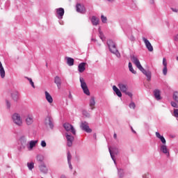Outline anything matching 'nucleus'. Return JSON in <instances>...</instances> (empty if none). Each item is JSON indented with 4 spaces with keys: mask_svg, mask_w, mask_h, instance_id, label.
<instances>
[{
    "mask_svg": "<svg viewBox=\"0 0 178 178\" xmlns=\"http://www.w3.org/2000/svg\"><path fill=\"white\" fill-rule=\"evenodd\" d=\"M44 156L42 154H38L36 156V160L38 162H40L42 163H44Z\"/></svg>",
    "mask_w": 178,
    "mask_h": 178,
    "instance_id": "obj_30",
    "label": "nucleus"
},
{
    "mask_svg": "<svg viewBox=\"0 0 178 178\" xmlns=\"http://www.w3.org/2000/svg\"><path fill=\"white\" fill-rule=\"evenodd\" d=\"M54 83H55V84H56L58 90H60V86H62V79H60V77L56 76L54 78Z\"/></svg>",
    "mask_w": 178,
    "mask_h": 178,
    "instance_id": "obj_19",
    "label": "nucleus"
},
{
    "mask_svg": "<svg viewBox=\"0 0 178 178\" xmlns=\"http://www.w3.org/2000/svg\"><path fill=\"white\" fill-rule=\"evenodd\" d=\"M99 38H101L102 41H104L105 36L104 35V33H102V31H101L100 29H99Z\"/></svg>",
    "mask_w": 178,
    "mask_h": 178,
    "instance_id": "obj_35",
    "label": "nucleus"
},
{
    "mask_svg": "<svg viewBox=\"0 0 178 178\" xmlns=\"http://www.w3.org/2000/svg\"><path fill=\"white\" fill-rule=\"evenodd\" d=\"M65 137L67 139V147H72V145H73V141H74V137L72 136L67 133L65 134Z\"/></svg>",
    "mask_w": 178,
    "mask_h": 178,
    "instance_id": "obj_11",
    "label": "nucleus"
},
{
    "mask_svg": "<svg viewBox=\"0 0 178 178\" xmlns=\"http://www.w3.org/2000/svg\"><path fill=\"white\" fill-rule=\"evenodd\" d=\"M60 178H67V177H66L65 175H61Z\"/></svg>",
    "mask_w": 178,
    "mask_h": 178,
    "instance_id": "obj_50",
    "label": "nucleus"
},
{
    "mask_svg": "<svg viewBox=\"0 0 178 178\" xmlns=\"http://www.w3.org/2000/svg\"><path fill=\"white\" fill-rule=\"evenodd\" d=\"M25 123L26 126H31L34 123V115L33 114H27L25 117Z\"/></svg>",
    "mask_w": 178,
    "mask_h": 178,
    "instance_id": "obj_5",
    "label": "nucleus"
},
{
    "mask_svg": "<svg viewBox=\"0 0 178 178\" xmlns=\"http://www.w3.org/2000/svg\"><path fill=\"white\" fill-rule=\"evenodd\" d=\"M67 162H72V154H70V152H67Z\"/></svg>",
    "mask_w": 178,
    "mask_h": 178,
    "instance_id": "obj_37",
    "label": "nucleus"
},
{
    "mask_svg": "<svg viewBox=\"0 0 178 178\" xmlns=\"http://www.w3.org/2000/svg\"><path fill=\"white\" fill-rule=\"evenodd\" d=\"M63 127L66 130V131H71V133H72L74 136H76V129H74L73 125L66 122L63 124Z\"/></svg>",
    "mask_w": 178,
    "mask_h": 178,
    "instance_id": "obj_6",
    "label": "nucleus"
},
{
    "mask_svg": "<svg viewBox=\"0 0 178 178\" xmlns=\"http://www.w3.org/2000/svg\"><path fill=\"white\" fill-rule=\"evenodd\" d=\"M171 106L173 108H178V104L176 102H171Z\"/></svg>",
    "mask_w": 178,
    "mask_h": 178,
    "instance_id": "obj_39",
    "label": "nucleus"
},
{
    "mask_svg": "<svg viewBox=\"0 0 178 178\" xmlns=\"http://www.w3.org/2000/svg\"><path fill=\"white\" fill-rule=\"evenodd\" d=\"M11 97L13 101L17 102L19 100V93L17 92H13Z\"/></svg>",
    "mask_w": 178,
    "mask_h": 178,
    "instance_id": "obj_29",
    "label": "nucleus"
},
{
    "mask_svg": "<svg viewBox=\"0 0 178 178\" xmlns=\"http://www.w3.org/2000/svg\"><path fill=\"white\" fill-rule=\"evenodd\" d=\"M5 68H3V65H2V63L0 61V76L1 79H5Z\"/></svg>",
    "mask_w": 178,
    "mask_h": 178,
    "instance_id": "obj_22",
    "label": "nucleus"
},
{
    "mask_svg": "<svg viewBox=\"0 0 178 178\" xmlns=\"http://www.w3.org/2000/svg\"><path fill=\"white\" fill-rule=\"evenodd\" d=\"M129 108L131 109H136V104H134V102H131L129 104Z\"/></svg>",
    "mask_w": 178,
    "mask_h": 178,
    "instance_id": "obj_38",
    "label": "nucleus"
},
{
    "mask_svg": "<svg viewBox=\"0 0 178 178\" xmlns=\"http://www.w3.org/2000/svg\"><path fill=\"white\" fill-rule=\"evenodd\" d=\"M101 19H102V23H106V21H107L106 17L102 15Z\"/></svg>",
    "mask_w": 178,
    "mask_h": 178,
    "instance_id": "obj_41",
    "label": "nucleus"
},
{
    "mask_svg": "<svg viewBox=\"0 0 178 178\" xmlns=\"http://www.w3.org/2000/svg\"><path fill=\"white\" fill-rule=\"evenodd\" d=\"M171 10H172V12H175V13H177L178 12L177 8H171Z\"/></svg>",
    "mask_w": 178,
    "mask_h": 178,
    "instance_id": "obj_46",
    "label": "nucleus"
},
{
    "mask_svg": "<svg viewBox=\"0 0 178 178\" xmlns=\"http://www.w3.org/2000/svg\"><path fill=\"white\" fill-rule=\"evenodd\" d=\"M91 23L93 26H98V24H99V18L92 16L91 18Z\"/></svg>",
    "mask_w": 178,
    "mask_h": 178,
    "instance_id": "obj_24",
    "label": "nucleus"
},
{
    "mask_svg": "<svg viewBox=\"0 0 178 178\" xmlns=\"http://www.w3.org/2000/svg\"><path fill=\"white\" fill-rule=\"evenodd\" d=\"M44 123L47 126H49L51 129L54 127V119H52V117H51L50 115H48L47 117H46Z\"/></svg>",
    "mask_w": 178,
    "mask_h": 178,
    "instance_id": "obj_12",
    "label": "nucleus"
},
{
    "mask_svg": "<svg viewBox=\"0 0 178 178\" xmlns=\"http://www.w3.org/2000/svg\"><path fill=\"white\" fill-rule=\"evenodd\" d=\"M83 114L85 116H86L87 118H89V117H90V114L88 113H86V111H83Z\"/></svg>",
    "mask_w": 178,
    "mask_h": 178,
    "instance_id": "obj_45",
    "label": "nucleus"
},
{
    "mask_svg": "<svg viewBox=\"0 0 178 178\" xmlns=\"http://www.w3.org/2000/svg\"><path fill=\"white\" fill-rule=\"evenodd\" d=\"M143 41L148 51H149V52H152V51H154V47H152V44H151V42H149V40L145 38H143Z\"/></svg>",
    "mask_w": 178,
    "mask_h": 178,
    "instance_id": "obj_10",
    "label": "nucleus"
},
{
    "mask_svg": "<svg viewBox=\"0 0 178 178\" xmlns=\"http://www.w3.org/2000/svg\"><path fill=\"white\" fill-rule=\"evenodd\" d=\"M131 131H133L134 133V134H136V131H134V129L132 128V127H131Z\"/></svg>",
    "mask_w": 178,
    "mask_h": 178,
    "instance_id": "obj_48",
    "label": "nucleus"
},
{
    "mask_svg": "<svg viewBox=\"0 0 178 178\" xmlns=\"http://www.w3.org/2000/svg\"><path fill=\"white\" fill-rule=\"evenodd\" d=\"M39 169L42 173L47 174L48 173V168H47V165H45V163H42L39 165Z\"/></svg>",
    "mask_w": 178,
    "mask_h": 178,
    "instance_id": "obj_17",
    "label": "nucleus"
},
{
    "mask_svg": "<svg viewBox=\"0 0 178 178\" xmlns=\"http://www.w3.org/2000/svg\"><path fill=\"white\" fill-rule=\"evenodd\" d=\"M37 144H38V140H30L26 145L28 151H33V149L36 147Z\"/></svg>",
    "mask_w": 178,
    "mask_h": 178,
    "instance_id": "obj_8",
    "label": "nucleus"
},
{
    "mask_svg": "<svg viewBox=\"0 0 178 178\" xmlns=\"http://www.w3.org/2000/svg\"><path fill=\"white\" fill-rule=\"evenodd\" d=\"M27 80L29 81V83L31 86L33 87V88H35V86H34V82H33V79L31 78L26 77Z\"/></svg>",
    "mask_w": 178,
    "mask_h": 178,
    "instance_id": "obj_36",
    "label": "nucleus"
},
{
    "mask_svg": "<svg viewBox=\"0 0 178 178\" xmlns=\"http://www.w3.org/2000/svg\"><path fill=\"white\" fill-rule=\"evenodd\" d=\"M177 62H178V56L177 57Z\"/></svg>",
    "mask_w": 178,
    "mask_h": 178,
    "instance_id": "obj_53",
    "label": "nucleus"
},
{
    "mask_svg": "<svg viewBox=\"0 0 178 178\" xmlns=\"http://www.w3.org/2000/svg\"><path fill=\"white\" fill-rule=\"evenodd\" d=\"M12 120L13 123H15V124H16L17 126H23V120L22 119L20 114L17 113L13 114Z\"/></svg>",
    "mask_w": 178,
    "mask_h": 178,
    "instance_id": "obj_3",
    "label": "nucleus"
},
{
    "mask_svg": "<svg viewBox=\"0 0 178 178\" xmlns=\"http://www.w3.org/2000/svg\"><path fill=\"white\" fill-rule=\"evenodd\" d=\"M108 150H109L111 159H113L115 165H116V160L115 159V156H113V154L112 153V150H111V148H108Z\"/></svg>",
    "mask_w": 178,
    "mask_h": 178,
    "instance_id": "obj_34",
    "label": "nucleus"
},
{
    "mask_svg": "<svg viewBox=\"0 0 178 178\" xmlns=\"http://www.w3.org/2000/svg\"><path fill=\"white\" fill-rule=\"evenodd\" d=\"M86 63H81L78 65V72H79V73H83L84 70H86Z\"/></svg>",
    "mask_w": 178,
    "mask_h": 178,
    "instance_id": "obj_21",
    "label": "nucleus"
},
{
    "mask_svg": "<svg viewBox=\"0 0 178 178\" xmlns=\"http://www.w3.org/2000/svg\"><path fill=\"white\" fill-rule=\"evenodd\" d=\"M124 94H126V95H128L129 97H130L131 98V97H133V94L131 92H129L127 90H126V92H124Z\"/></svg>",
    "mask_w": 178,
    "mask_h": 178,
    "instance_id": "obj_42",
    "label": "nucleus"
},
{
    "mask_svg": "<svg viewBox=\"0 0 178 178\" xmlns=\"http://www.w3.org/2000/svg\"><path fill=\"white\" fill-rule=\"evenodd\" d=\"M80 127L83 131H86V133H91L92 130L90 129V126H88V122H81L80 124Z\"/></svg>",
    "mask_w": 178,
    "mask_h": 178,
    "instance_id": "obj_7",
    "label": "nucleus"
},
{
    "mask_svg": "<svg viewBox=\"0 0 178 178\" xmlns=\"http://www.w3.org/2000/svg\"><path fill=\"white\" fill-rule=\"evenodd\" d=\"M89 105L90 106V108L94 109L95 108V99L94 97H91L89 102Z\"/></svg>",
    "mask_w": 178,
    "mask_h": 178,
    "instance_id": "obj_26",
    "label": "nucleus"
},
{
    "mask_svg": "<svg viewBox=\"0 0 178 178\" xmlns=\"http://www.w3.org/2000/svg\"><path fill=\"white\" fill-rule=\"evenodd\" d=\"M154 97L157 101L161 99V91L159 90H155L154 91Z\"/></svg>",
    "mask_w": 178,
    "mask_h": 178,
    "instance_id": "obj_27",
    "label": "nucleus"
},
{
    "mask_svg": "<svg viewBox=\"0 0 178 178\" xmlns=\"http://www.w3.org/2000/svg\"><path fill=\"white\" fill-rule=\"evenodd\" d=\"M44 94L47 102H49V104H52V102H54V99L52 98V96H51V94H49V92L47 91H45Z\"/></svg>",
    "mask_w": 178,
    "mask_h": 178,
    "instance_id": "obj_20",
    "label": "nucleus"
},
{
    "mask_svg": "<svg viewBox=\"0 0 178 178\" xmlns=\"http://www.w3.org/2000/svg\"><path fill=\"white\" fill-rule=\"evenodd\" d=\"M19 142L21 144V148L22 149H25L26 147H27V137L25 136H22L19 138Z\"/></svg>",
    "mask_w": 178,
    "mask_h": 178,
    "instance_id": "obj_9",
    "label": "nucleus"
},
{
    "mask_svg": "<svg viewBox=\"0 0 178 178\" xmlns=\"http://www.w3.org/2000/svg\"><path fill=\"white\" fill-rule=\"evenodd\" d=\"M163 74L166 76V74H168V61L165 58H163Z\"/></svg>",
    "mask_w": 178,
    "mask_h": 178,
    "instance_id": "obj_14",
    "label": "nucleus"
},
{
    "mask_svg": "<svg viewBox=\"0 0 178 178\" xmlns=\"http://www.w3.org/2000/svg\"><path fill=\"white\" fill-rule=\"evenodd\" d=\"M160 151L161 152H163V154H165L166 156H170V154L169 153V149H168V146H166V144H163L160 145Z\"/></svg>",
    "mask_w": 178,
    "mask_h": 178,
    "instance_id": "obj_13",
    "label": "nucleus"
},
{
    "mask_svg": "<svg viewBox=\"0 0 178 178\" xmlns=\"http://www.w3.org/2000/svg\"><path fill=\"white\" fill-rule=\"evenodd\" d=\"M156 137L161 141L162 144H166V140L165 139V137L161 135L159 132H156Z\"/></svg>",
    "mask_w": 178,
    "mask_h": 178,
    "instance_id": "obj_23",
    "label": "nucleus"
},
{
    "mask_svg": "<svg viewBox=\"0 0 178 178\" xmlns=\"http://www.w3.org/2000/svg\"><path fill=\"white\" fill-rule=\"evenodd\" d=\"M69 98H72V95H69Z\"/></svg>",
    "mask_w": 178,
    "mask_h": 178,
    "instance_id": "obj_52",
    "label": "nucleus"
},
{
    "mask_svg": "<svg viewBox=\"0 0 178 178\" xmlns=\"http://www.w3.org/2000/svg\"><path fill=\"white\" fill-rule=\"evenodd\" d=\"M28 169L33 170L34 169V162L27 163Z\"/></svg>",
    "mask_w": 178,
    "mask_h": 178,
    "instance_id": "obj_33",
    "label": "nucleus"
},
{
    "mask_svg": "<svg viewBox=\"0 0 178 178\" xmlns=\"http://www.w3.org/2000/svg\"><path fill=\"white\" fill-rule=\"evenodd\" d=\"M76 12L79 13H86V7L81 4H76Z\"/></svg>",
    "mask_w": 178,
    "mask_h": 178,
    "instance_id": "obj_16",
    "label": "nucleus"
},
{
    "mask_svg": "<svg viewBox=\"0 0 178 178\" xmlns=\"http://www.w3.org/2000/svg\"><path fill=\"white\" fill-rule=\"evenodd\" d=\"M6 103L7 108L10 109V102H9L8 100H6Z\"/></svg>",
    "mask_w": 178,
    "mask_h": 178,
    "instance_id": "obj_43",
    "label": "nucleus"
},
{
    "mask_svg": "<svg viewBox=\"0 0 178 178\" xmlns=\"http://www.w3.org/2000/svg\"><path fill=\"white\" fill-rule=\"evenodd\" d=\"M129 71H131L133 74H136V73H137V72H136V70H134V69L133 68V65L131 64V62L129 63Z\"/></svg>",
    "mask_w": 178,
    "mask_h": 178,
    "instance_id": "obj_32",
    "label": "nucleus"
},
{
    "mask_svg": "<svg viewBox=\"0 0 178 178\" xmlns=\"http://www.w3.org/2000/svg\"><path fill=\"white\" fill-rule=\"evenodd\" d=\"M108 2H113L115 0H107Z\"/></svg>",
    "mask_w": 178,
    "mask_h": 178,
    "instance_id": "obj_51",
    "label": "nucleus"
},
{
    "mask_svg": "<svg viewBox=\"0 0 178 178\" xmlns=\"http://www.w3.org/2000/svg\"><path fill=\"white\" fill-rule=\"evenodd\" d=\"M69 168L70 170L73 169V166L72 165V161L68 162Z\"/></svg>",
    "mask_w": 178,
    "mask_h": 178,
    "instance_id": "obj_44",
    "label": "nucleus"
},
{
    "mask_svg": "<svg viewBox=\"0 0 178 178\" xmlns=\"http://www.w3.org/2000/svg\"><path fill=\"white\" fill-rule=\"evenodd\" d=\"M118 177H124V171L122 169H118Z\"/></svg>",
    "mask_w": 178,
    "mask_h": 178,
    "instance_id": "obj_31",
    "label": "nucleus"
},
{
    "mask_svg": "<svg viewBox=\"0 0 178 178\" xmlns=\"http://www.w3.org/2000/svg\"><path fill=\"white\" fill-rule=\"evenodd\" d=\"M174 40H175V41H177V42L178 41V34H177L174 36Z\"/></svg>",
    "mask_w": 178,
    "mask_h": 178,
    "instance_id": "obj_47",
    "label": "nucleus"
},
{
    "mask_svg": "<svg viewBox=\"0 0 178 178\" xmlns=\"http://www.w3.org/2000/svg\"><path fill=\"white\" fill-rule=\"evenodd\" d=\"M118 87L120 88L122 92H126V91L128 90L127 85L123 83H118Z\"/></svg>",
    "mask_w": 178,
    "mask_h": 178,
    "instance_id": "obj_18",
    "label": "nucleus"
},
{
    "mask_svg": "<svg viewBox=\"0 0 178 178\" xmlns=\"http://www.w3.org/2000/svg\"><path fill=\"white\" fill-rule=\"evenodd\" d=\"M57 13V17L58 19H63V15H65V9L59 8L56 9Z\"/></svg>",
    "mask_w": 178,
    "mask_h": 178,
    "instance_id": "obj_15",
    "label": "nucleus"
},
{
    "mask_svg": "<svg viewBox=\"0 0 178 178\" xmlns=\"http://www.w3.org/2000/svg\"><path fill=\"white\" fill-rule=\"evenodd\" d=\"M113 90L114 92H115L116 95H118V97L120 98L122 97V92L118 87H116V86H113Z\"/></svg>",
    "mask_w": 178,
    "mask_h": 178,
    "instance_id": "obj_25",
    "label": "nucleus"
},
{
    "mask_svg": "<svg viewBox=\"0 0 178 178\" xmlns=\"http://www.w3.org/2000/svg\"><path fill=\"white\" fill-rule=\"evenodd\" d=\"M40 145L41 147H42V148H45V147H47V143L45 142V140H42Z\"/></svg>",
    "mask_w": 178,
    "mask_h": 178,
    "instance_id": "obj_40",
    "label": "nucleus"
},
{
    "mask_svg": "<svg viewBox=\"0 0 178 178\" xmlns=\"http://www.w3.org/2000/svg\"><path fill=\"white\" fill-rule=\"evenodd\" d=\"M131 59L133 63H134L136 67H138V69H139V70H140V72H142V73L146 76L147 81H151V71L145 70V69L143 67V65H141V63L137 57L133 56Z\"/></svg>",
    "mask_w": 178,
    "mask_h": 178,
    "instance_id": "obj_1",
    "label": "nucleus"
},
{
    "mask_svg": "<svg viewBox=\"0 0 178 178\" xmlns=\"http://www.w3.org/2000/svg\"><path fill=\"white\" fill-rule=\"evenodd\" d=\"M79 81L84 94H86V95H90V90H88V86H87V83H86L84 78L80 77Z\"/></svg>",
    "mask_w": 178,
    "mask_h": 178,
    "instance_id": "obj_4",
    "label": "nucleus"
},
{
    "mask_svg": "<svg viewBox=\"0 0 178 178\" xmlns=\"http://www.w3.org/2000/svg\"><path fill=\"white\" fill-rule=\"evenodd\" d=\"M113 138H118V135H117L116 134H114Z\"/></svg>",
    "mask_w": 178,
    "mask_h": 178,
    "instance_id": "obj_49",
    "label": "nucleus"
},
{
    "mask_svg": "<svg viewBox=\"0 0 178 178\" xmlns=\"http://www.w3.org/2000/svg\"><path fill=\"white\" fill-rule=\"evenodd\" d=\"M67 64L68 65V66H73V65H74V59L70 57H67Z\"/></svg>",
    "mask_w": 178,
    "mask_h": 178,
    "instance_id": "obj_28",
    "label": "nucleus"
},
{
    "mask_svg": "<svg viewBox=\"0 0 178 178\" xmlns=\"http://www.w3.org/2000/svg\"><path fill=\"white\" fill-rule=\"evenodd\" d=\"M107 44H108L109 51L112 54H114V55H115L117 58H120V53H119V51H118V49H116V44H115V42L111 40H109L107 41Z\"/></svg>",
    "mask_w": 178,
    "mask_h": 178,
    "instance_id": "obj_2",
    "label": "nucleus"
}]
</instances>
